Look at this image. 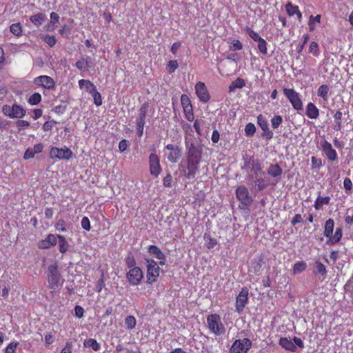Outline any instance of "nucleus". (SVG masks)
<instances>
[{
	"mask_svg": "<svg viewBox=\"0 0 353 353\" xmlns=\"http://www.w3.org/2000/svg\"><path fill=\"white\" fill-rule=\"evenodd\" d=\"M172 176L170 173L166 174V176L163 179V185L166 188H170L172 186Z\"/></svg>",
	"mask_w": 353,
	"mask_h": 353,
	"instance_id": "0e129e2a",
	"label": "nucleus"
},
{
	"mask_svg": "<svg viewBox=\"0 0 353 353\" xmlns=\"http://www.w3.org/2000/svg\"><path fill=\"white\" fill-rule=\"evenodd\" d=\"M249 163L250 165V169L254 172V174H263L262 163L259 159H255L254 157L250 159Z\"/></svg>",
	"mask_w": 353,
	"mask_h": 353,
	"instance_id": "4be33fe9",
	"label": "nucleus"
},
{
	"mask_svg": "<svg viewBox=\"0 0 353 353\" xmlns=\"http://www.w3.org/2000/svg\"><path fill=\"white\" fill-rule=\"evenodd\" d=\"M267 172L270 176L276 178L281 176L283 170L279 164H271L268 167Z\"/></svg>",
	"mask_w": 353,
	"mask_h": 353,
	"instance_id": "393cba45",
	"label": "nucleus"
},
{
	"mask_svg": "<svg viewBox=\"0 0 353 353\" xmlns=\"http://www.w3.org/2000/svg\"><path fill=\"white\" fill-rule=\"evenodd\" d=\"M59 252L62 254L65 253L68 249V243L64 236L58 234Z\"/></svg>",
	"mask_w": 353,
	"mask_h": 353,
	"instance_id": "72a5a7b5",
	"label": "nucleus"
},
{
	"mask_svg": "<svg viewBox=\"0 0 353 353\" xmlns=\"http://www.w3.org/2000/svg\"><path fill=\"white\" fill-rule=\"evenodd\" d=\"M181 103L183 109L185 108H189L190 106V107L192 106L189 97H188V95H186L185 94H183L181 96Z\"/></svg>",
	"mask_w": 353,
	"mask_h": 353,
	"instance_id": "bf43d9fd",
	"label": "nucleus"
},
{
	"mask_svg": "<svg viewBox=\"0 0 353 353\" xmlns=\"http://www.w3.org/2000/svg\"><path fill=\"white\" fill-rule=\"evenodd\" d=\"M46 19V15L42 12L35 14L30 17V21L37 27H39Z\"/></svg>",
	"mask_w": 353,
	"mask_h": 353,
	"instance_id": "b1692460",
	"label": "nucleus"
},
{
	"mask_svg": "<svg viewBox=\"0 0 353 353\" xmlns=\"http://www.w3.org/2000/svg\"><path fill=\"white\" fill-rule=\"evenodd\" d=\"M334 129L337 131L341 130L342 129V118H343V113L341 110H337L334 116Z\"/></svg>",
	"mask_w": 353,
	"mask_h": 353,
	"instance_id": "473e14b6",
	"label": "nucleus"
},
{
	"mask_svg": "<svg viewBox=\"0 0 353 353\" xmlns=\"http://www.w3.org/2000/svg\"><path fill=\"white\" fill-rule=\"evenodd\" d=\"M208 327L210 332L215 336L224 334L225 327L221 321V319L218 314H211L206 319Z\"/></svg>",
	"mask_w": 353,
	"mask_h": 353,
	"instance_id": "f03ea898",
	"label": "nucleus"
},
{
	"mask_svg": "<svg viewBox=\"0 0 353 353\" xmlns=\"http://www.w3.org/2000/svg\"><path fill=\"white\" fill-rule=\"evenodd\" d=\"M46 277L50 289L55 290L59 287L61 276L57 262L48 266Z\"/></svg>",
	"mask_w": 353,
	"mask_h": 353,
	"instance_id": "7ed1b4c3",
	"label": "nucleus"
},
{
	"mask_svg": "<svg viewBox=\"0 0 353 353\" xmlns=\"http://www.w3.org/2000/svg\"><path fill=\"white\" fill-rule=\"evenodd\" d=\"M308 52L312 54L314 57H319L320 54L319 46L317 42L312 41L309 46Z\"/></svg>",
	"mask_w": 353,
	"mask_h": 353,
	"instance_id": "37998d69",
	"label": "nucleus"
},
{
	"mask_svg": "<svg viewBox=\"0 0 353 353\" xmlns=\"http://www.w3.org/2000/svg\"><path fill=\"white\" fill-rule=\"evenodd\" d=\"M245 85V82L244 79L241 77L236 78L234 81H233L230 85L228 89L229 92H233L236 88H243Z\"/></svg>",
	"mask_w": 353,
	"mask_h": 353,
	"instance_id": "c756f323",
	"label": "nucleus"
},
{
	"mask_svg": "<svg viewBox=\"0 0 353 353\" xmlns=\"http://www.w3.org/2000/svg\"><path fill=\"white\" fill-rule=\"evenodd\" d=\"M334 227V220L332 219H329L325 222L324 224V236L327 238L332 237V234L333 233Z\"/></svg>",
	"mask_w": 353,
	"mask_h": 353,
	"instance_id": "cd10ccee",
	"label": "nucleus"
},
{
	"mask_svg": "<svg viewBox=\"0 0 353 353\" xmlns=\"http://www.w3.org/2000/svg\"><path fill=\"white\" fill-rule=\"evenodd\" d=\"M81 227L86 231H90L91 229L90 221L87 216L83 217L81 221Z\"/></svg>",
	"mask_w": 353,
	"mask_h": 353,
	"instance_id": "e2e57ef3",
	"label": "nucleus"
},
{
	"mask_svg": "<svg viewBox=\"0 0 353 353\" xmlns=\"http://www.w3.org/2000/svg\"><path fill=\"white\" fill-rule=\"evenodd\" d=\"M330 201V197L329 196L324 197L319 196L314 201V207L316 210H319L323 207V205H327Z\"/></svg>",
	"mask_w": 353,
	"mask_h": 353,
	"instance_id": "7c9ffc66",
	"label": "nucleus"
},
{
	"mask_svg": "<svg viewBox=\"0 0 353 353\" xmlns=\"http://www.w3.org/2000/svg\"><path fill=\"white\" fill-rule=\"evenodd\" d=\"M329 91V86L326 84H323L319 87L317 90V95L322 98L325 101H327L328 100Z\"/></svg>",
	"mask_w": 353,
	"mask_h": 353,
	"instance_id": "c85d7f7f",
	"label": "nucleus"
},
{
	"mask_svg": "<svg viewBox=\"0 0 353 353\" xmlns=\"http://www.w3.org/2000/svg\"><path fill=\"white\" fill-rule=\"evenodd\" d=\"M204 239L205 240L206 247L209 250L212 249L217 244L216 239L212 237L210 235L205 234Z\"/></svg>",
	"mask_w": 353,
	"mask_h": 353,
	"instance_id": "c03bdc74",
	"label": "nucleus"
},
{
	"mask_svg": "<svg viewBox=\"0 0 353 353\" xmlns=\"http://www.w3.org/2000/svg\"><path fill=\"white\" fill-rule=\"evenodd\" d=\"M19 343L17 341L10 343L6 348L5 353H14Z\"/></svg>",
	"mask_w": 353,
	"mask_h": 353,
	"instance_id": "052dcab7",
	"label": "nucleus"
},
{
	"mask_svg": "<svg viewBox=\"0 0 353 353\" xmlns=\"http://www.w3.org/2000/svg\"><path fill=\"white\" fill-rule=\"evenodd\" d=\"M245 30L247 32V34L250 36V37L252 38L254 41L257 42L262 38L256 32H255L248 26H246L245 28Z\"/></svg>",
	"mask_w": 353,
	"mask_h": 353,
	"instance_id": "49530a36",
	"label": "nucleus"
},
{
	"mask_svg": "<svg viewBox=\"0 0 353 353\" xmlns=\"http://www.w3.org/2000/svg\"><path fill=\"white\" fill-rule=\"evenodd\" d=\"M231 44L232 46L231 47V49H232L233 50H240L243 49V44L238 39L233 40Z\"/></svg>",
	"mask_w": 353,
	"mask_h": 353,
	"instance_id": "338daca9",
	"label": "nucleus"
},
{
	"mask_svg": "<svg viewBox=\"0 0 353 353\" xmlns=\"http://www.w3.org/2000/svg\"><path fill=\"white\" fill-rule=\"evenodd\" d=\"M149 108V103L148 102L143 103L139 110V114L136 119V125H144L145 123L146 115Z\"/></svg>",
	"mask_w": 353,
	"mask_h": 353,
	"instance_id": "412c9836",
	"label": "nucleus"
},
{
	"mask_svg": "<svg viewBox=\"0 0 353 353\" xmlns=\"http://www.w3.org/2000/svg\"><path fill=\"white\" fill-rule=\"evenodd\" d=\"M148 263L147 265V283L152 284L157 281V278L160 274V268L158 263L153 259H148Z\"/></svg>",
	"mask_w": 353,
	"mask_h": 353,
	"instance_id": "1a4fd4ad",
	"label": "nucleus"
},
{
	"mask_svg": "<svg viewBox=\"0 0 353 353\" xmlns=\"http://www.w3.org/2000/svg\"><path fill=\"white\" fill-rule=\"evenodd\" d=\"M73 152L68 147L59 148L56 146H52L49 152V156L51 159H58L69 160L72 157Z\"/></svg>",
	"mask_w": 353,
	"mask_h": 353,
	"instance_id": "6e6552de",
	"label": "nucleus"
},
{
	"mask_svg": "<svg viewBox=\"0 0 353 353\" xmlns=\"http://www.w3.org/2000/svg\"><path fill=\"white\" fill-rule=\"evenodd\" d=\"M165 149L166 150L165 155L169 162L172 163H177L181 157V148L174 144H168Z\"/></svg>",
	"mask_w": 353,
	"mask_h": 353,
	"instance_id": "9d476101",
	"label": "nucleus"
},
{
	"mask_svg": "<svg viewBox=\"0 0 353 353\" xmlns=\"http://www.w3.org/2000/svg\"><path fill=\"white\" fill-rule=\"evenodd\" d=\"M75 67L81 71H85L89 68V62L87 58H82L75 63Z\"/></svg>",
	"mask_w": 353,
	"mask_h": 353,
	"instance_id": "4c0bfd02",
	"label": "nucleus"
},
{
	"mask_svg": "<svg viewBox=\"0 0 353 353\" xmlns=\"http://www.w3.org/2000/svg\"><path fill=\"white\" fill-rule=\"evenodd\" d=\"M248 302V290L246 288H243L239 294L236 298V311L240 314L241 313L245 305Z\"/></svg>",
	"mask_w": 353,
	"mask_h": 353,
	"instance_id": "4468645a",
	"label": "nucleus"
},
{
	"mask_svg": "<svg viewBox=\"0 0 353 353\" xmlns=\"http://www.w3.org/2000/svg\"><path fill=\"white\" fill-rule=\"evenodd\" d=\"M343 187H344L345 192L346 194H350L352 192V181L350 178L346 177L344 179Z\"/></svg>",
	"mask_w": 353,
	"mask_h": 353,
	"instance_id": "5fc2aeb1",
	"label": "nucleus"
},
{
	"mask_svg": "<svg viewBox=\"0 0 353 353\" xmlns=\"http://www.w3.org/2000/svg\"><path fill=\"white\" fill-rule=\"evenodd\" d=\"M307 264L304 261H297L293 266V274H296L303 272L305 270Z\"/></svg>",
	"mask_w": 353,
	"mask_h": 353,
	"instance_id": "c9c22d12",
	"label": "nucleus"
},
{
	"mask_svg": "<svg viewBox=\"0 0 353 353\" xmlns=\"http://www.w3.org/2000/svg\"><path fill=\"white\" fill-rule=\"evenodd\" d=\"M179 64L176 60H170L166 65V70L169 74H172L178 68Z\"/></svg>",
	"mask_w": 353,
	"mask_h": 353,
	"instance_id": "a18cd8bd",
	"label": "nucleus"
},
{
	"mask_svg": "<svg viewBox=\"0 0 353 353\" xmlns=\"http://www.w3.org/2000/svg\"><path fill=\"white\" fill-rule=\"evenodd\" d=\"M148 252L156 259L160 260L159 265H164L165 264V256L163 252L157 245H150L148 247Z\"/></svg>",
	"mask_w": 353,
	"mask_h": 353,
	"instance_id": "a211bd4d",
	"label": "nucleus"
},
{
	"mask_svg": "<svg viewBox=\"0 0 353 353\" xmlns=\"http://www.w3.org/2000/svg\"><path fill=\"white\" fill-rule=\"evenodd\" d=\"M10 31L17 37L22 36L23 26L21 23H14L10 26Z\"/></svg>",
	"mask_w": 353,
	"mask_h": 353,
	"instance_id": "2f4dec72",
	"label": "nucleus"
},
{
	"mask_svg": "<svg viewBox=\"0 0 353 353\" xmlns=\"http://www.w3.org/2000/svg\"><path fill=\"white\" fill-rule=\"evenodd\" d=\"M126 278L131 285L136 286L141 283L143 278V272L139 267L131 268L126 273Z\"/></svg>",
	"mask_w": 353,
	"mask_h": 353,
	"instance_id": "f8f14e48",
	"label": "nucleus"
},
{
	"mask_svg": "<svg viewBox=\"0 0 353 353\" xmlns=\"http://www.w3.org/2000/svg\"><path fill=\"white\" fill-rule=\"evenodd\" d=\"M43 39L50 47L54 46L57 43V39L53 35L51 36V35L46 34V36L43 37Z\"/></svg>",
	"mask_w": 353,
	"mask_h": 353,
	"instance_id": "4d7b16f0",
	"label": "nucleus"
},
{
	"mask_svg": "<svg viewBox=\"0 0 353 353\" xmlns=\"http://www.w3.org/2000/svg\"><path fill=\"white\" fill-rule=\"evenodd\" d=\"M83 346L86 348H91L95 352H98L101 350V345L94 339L90 338L85 339L83 342Z\"/></svg>",
	"mask_w": 353,
	"mask_h": 353,
	"instance_id": "a878e982",
	"label": "nucleus"
},
{
	"mask_svg": "<svg viewBox=\"0 0 353 353\" xmlns=\"http://www.w3.org/2000/svg\"><path fill=\"white\" fill-rule=\"evenodd\" d=\"M2 112L10 119H21L26 115V110L21 105L14 103L12 105H3Z\"/></svg>",
	"mask_w": 353,
	"mask_h": 353,
	"instance_id": "20e7f679",
	"label": "nucleus"
},
{
	"mask_svg": "<svg viewBox=\"0 0 353 353\" xmlns=\"http://www.w3.org/2000/svg\"><path fill=\"white\" fill-rule=\"evenodd\" d=\"M124 261H125L126 267L128 268H129V270H130L131 268L132 269L134 268L137 267V266H136V261H135L134 256L131 253H130L128 256H126Z\"/></svg>",
	"mask_w": 353,
	"mask_h": 353,
	"instance_id": "a19ab883",
	"label": "nucleus"
},
{
	"mask_svg": "<svg viewBox=\"0 0 353 353\" xmlns=\"http://www.w3.org/2000/svg\"><path fill=\"white\" fill-rule=\"evenodd\" d=\"M305 114L308 118L316 119L319 116V110L313 103L310 102L306 106Z\"/></svg>",
	"mask_w": 353,
	"mask_h": 353,
	"instance_id": "5701e85b",
	"label": "nucleus"
},
{
	"mask_svg": "<svg viewBox=\"0 0 353 353\" xmlns=\"http://www.w3.org/2000/svg\"><path fill=\"white\" fill-rule=\"evenodd\" d=\"M183 113L185 119L189 121H193L194 119V115L193 113L192 106L189 108H183Z\"/></svg>",
	"mask_w": 353,
	"mask_h": 353,
	"instance_id": "3c124183",
	"label": "nucleus"
},
{
	"mask_svg": "<svg viewBox=\"0 0 353 353\" xmlns=\"http://www.w3.org/2000/svg\"><path fill=\"white\" fill-rule=\"evenodd\" d=\"M124 325L125 327L130 330L135 328L137 325V320L135 317L132 315L127 316L124 319Z\"/></svg>",
	"mask_w": 353,
	"mask_h": 353,
	"instance_id": "f704fd0d",
	"label": "nucleus"
},
{
	"mask_svg": "<svg viewBox=\"0 0 353 353\" xmlns=\"http://www.w3.org/2000/svg\"><path fill=\"white\" fill-rule=\"evenodd\" d=\"M65 221L63 219H59L55 225V228L61 232H65L67 230L65 227Z\"/></svg>",
	"mask_w": 353,
	"mask_h": 353,
	"instance_id": "680f3d73",
	"label": "nucleus"
},
{
	"mask_svg": "<svg viewBox=\"0 0 353 353\" xmlns=\"http://www.w3.org/2000/svg\"><path fill=\"white\" fill-rule=\"evenodd\" d=\"M256 132V127L252 123H248L245 127V134L248 137H251Z\"/></svg>",
	"mask_w": 353,
	"mask_h": 353,
	"instance_id": "864d4df0",
	"label": "nucleus"
},
{
	"mask_svg": "<svg viewBox=\"0 0 353 353\" xmlns=\"http://www.w3.org/2000/svg\"><path fill=\"white\" fill-rule=\"evenodd\" d=\"M41 95L39 92H34L28 98V102L32 105H36L41 101Z\"/></svg>",
	"mask_w": 353,
	"mask_h": 353,
	"instance_id": "ea45409f",
	"label": "nucleus"
},
{
	"mask_svg": "<svg viewBox=\"0 0 353 353\" xmlns=\"http://www.w3.org/2000/svg\"><path fill=\"white\" fill-rule=\"evenodd\" d=\"M34 83L47 90H53L55 88L56 83L50 76L41 75L34 79Z\"/></svg>",
	"mask_w": 353,
	"mask_h": 353,
	"instance_id": "2eb2a0df",
	"label": "nucleus"
},
{
	"mask_svg": "<svg viewBox=\"0 0 353 353\" xmlns=\"http://www.w3.org/2000/svg\"><path fill=\"white\" fill-rule=\"evenodd\" d=\"M283 94L288 99L293 108L297 111L303 110L301 94L293 88H283Z\"/></svg>",
	"mask_w": 353,
	"mask_h": 353,
	"instance_id": "39448f33",
	"label": "nucleus"
},
{
	"mask_svg": "<svg viewBox=\"0 0 353 353\" xmlns=\"http://www.w3.org/2000/svg\"><path fill=\"white\" fill-rule=\"evenodd\" d=\"M321 147L324 152L326 158L330 161H334L337 160L338 155L337 152L332 148V144L326 140H323L321 142Z\"/></svg>",
	"mask_w": 353,
	"mask_h": 353,
	"instance_id": "dca6fc26",
	"label": "nucleus"
},
{
	"mask_svg": "<svg viewBox=\"0 0 353 353\" xmlns=\"http://www.w3.org/2000/svg\"><path fill=\"white\" fill-rule=\"evenodd\" d=\"M313 272L315 275L320 274L323 279H325L327 271L323 263L320 261H316Z\"/></svg>",
	"mask_w": 353,
	"mask_h": 353,
	"instance_id": "bb28decb",
	"label": "nucleus"
},
{
	"mask_svg": "<svg viewBox=\"0 0 353 353\" xmlns=\"http://www.w3.org/2000/svg\"><path fill=\"white\" fill-rule=\"evenodd\" d=\"M262 266L263 260L261 259H253L248 268L249 275L254 276L260 274Z\"/></svg>",
	"mask_w": 353,
	"mask_h": 353,
	"instance_id": "6ab92c4d",
	"label": "nucleus"
},
{
	"mask_svg": "<svg viewBox=\"0 0 353 353\" xmlns=\"http://www.w3.org/2000/svg\"><path fill=\"white\" fill-rule=\"evenodd\" d=\"M185 160L179 165V168L185 179H194L199 172V165L203 161V146L201 144L186 143Z\"/></svg>",
	"mask_w": 353,
	"mask_h": 353,
	"instance_id": "f257e3e1",
	"label": "nucleus"
},
{
	"mask_svg": "<svg viewBox=\"0 0 353 353\" xmlns=\"http://www.w3.org/2000/svg\"><path fill=\"white\" fill-rule=\"evenodd\" d=\"M321 19V14H317L315 17H314L313 15H310V17L309 18V21H308L309 30L310 32H312L314 30L315 23H320Z\"/></svg>",
	"mask_w": 353,
	"mask_h": 353,
	"instance_id": "58836bf2",
	"label": "nucleus"
},
{
	"mask_svg": "<svg viewBox=\"0 0 353 353\" xmlns=\"http://www.w3.org/2000/svg\"><path fill=\"white\" fill-rule=\"evenodd\" d=\"M342 238V229L337 228L334 234H332V237H329V240L332 244H336L339 243Z\"/></svg>",
	"mask_w": 353,
	"mask_h": 353,
	"instance_id": "e433bc0d",
	"label": "nucleus"
},
{
	"mask_svg": "<svg viewBox=\"0 0 353 353\" xmlns=\"http://www.w3.org/2000/svg\"><path fill=\"white\" fill-rule=\"evenodd\" d=\"M256 183L259 191H261L265 189L269 185V183L267 181V180L262 177L257 178Z\"/></svg>",
	"mask_w": 353,
	"mask_h": 353,
	"instance_id": "de8ad7c7",
	"label": "nucleus"
},
{
	"mask_svg": "<svg viewBox=\"0 0 353 353\" xmlns=\"http://www.w3.org/2000/svg\"><path fill=\"white\" fill-rule=\"evenodd\" d=\"M257 42H258V49L260 51V52L265 55L267 54H268V48H267L268 43L266 42V41L264 39L261 38Z\"/></svg>",
	"mask_w": 353,
	"mask_h": 353,
	"instance_id": "09e8293b",
	"label": "nucleus"
},
{
	"mask_svg": "<svg viewBox=\"0 0 353 353\" xmlns=\"http://www.w3.org/2000/svg\"><path fill=\"white\" fill-rule=\"evenodd\" d=\"M91 95L93 97L94 103L97 106H100L102 105V97L101 94L96 89Z\"/></svg>",
	"mask_w": 353,
	"mask_h": 353,
	"instance_id": "6e6d98bb",
	"label": "nucleus"
},
{
	"mask_svg": "<svg viewBox=\"0 0 353 353\" xmlns=\"http://www.w3.org/2000/svg\"><path fill=\"white\" fill-rule=\"evenodd\" d=\"M57 236L52 234H48L45 239L40 241L38 247L40 249H48L51 246L55 245L57 243Z\"/></svg>",
	"mask_w": 353,
	"mask_h": 353,
	"instance_id": "aec40b11",
	"label": "nucleus"
},
{
	"mask_svg": "<svg viewBox=\"0 0 353 353\" xmlns=\"http://www.w3.org/2000/svg\"><path fill=\"white\" fill-rule=\"evenodd\" d=\"M236 196L244 207L250 205L252 202L248 189L245 185H239L236 189Z\"/></svg>",
	"mask_w": 353,
	"mask_h": 353,
	"instance_id": "9b49d317",
	"label": "nucleus"
},
{
	"mask_svg": "<svg viewBox=\"0 0 353 353\" xmlns=\"http://www.w3.org/2000/svg\"><path fill=\"white\" fill-rule=\"evenodd\" d=\"M257 124L259 125L262 130L269 128L267 120L263 114H259L257 116Z\"/></svg>",
	"mask_w": 353,
	"mask_h": 353,
	"instance_id": "8fccbe9b",
	"label": "nucleus"
},
{
	"mask_svg": "<svg viewBox=\"0 0 353 353\" xmlns=\"http://www.w3.org/2000/svg\"><path fill=\"white\" fill-rule=\"evenodd\" d=\"M293 341L288 339L287 337H281L279 341V344L285 350L294 352L296 351V346L300 348L304 347L303 341L296 336H294Z\"/></svg>",
	"mask_w": 353,
	"mask_h": 353,
	"instance_id": "0eeeda50",
	"label": "nucleus"
},
{
	"mask_svg": "<svg viewBox=\"0 0 353 353\" xmlns=\"http://www.w3.org/2000/svg\"><path fill=\"white\" fill-rule=\"evenodd\" d=\"M283 122V118L280 115H275L271 119V125L274 129L278 128Z\"/></svg>",
	"mask_w": 353,
	"mask_h": 353,
	"instance_id": "603ef678",
	"label": "nucleus"
},
{
	"mask_svg": "<svg viewBox=\"0 0 353 353\" xmlns=\"http://www.w3.org/2000/svg\"><path fill=\"white\" fill-rule=\"evenodd\" d=\"M285 10L288 14L290 17L294 16L297 13L299 8L298 6L293 5L291 2H288L285 6Z\"/></svg>",
	"mask_w": 353,
	"mask_h": 353,
	"instance_id": "79ce46f5",
	"label": "nucleus"
},
{
	"mask_svg": "<svg viewBox=\"0 0 353 353\" xmlns=\"http://www.w3.org/2000/svg\"><path fill=\"white\" fill-rule=\"evenodd\" d=\"M72 343L71 341H67L65 345L62 348L60 353H72Z\"/></svg>",
	"mask_w": 353,
	"mask_h": 353,
	"instance_id": "774afa93",
	"label": "nucleus"
},
{
	"mask_svg": "<svg viewBox=\"0 0 353 353\" xmlns=\"http://www.w3.org/2000/svg\"><path fill=\"white\" fill-rule=\"evenodd\" d=\"M252 345V341L248 338L236 339L232 344L230 353H247Z\"/></svg>",
	"mask_w": 353,
	"mask_h": 353,
	"instance_id": "423d86ee",
	"label": "nucleus"
},
{
	"mask_svg": "<svg viewBox=\"0 0 353 353\" xmlns=\"http://www.w3.org/2000/svg\"><path fill=\"white\" fill-rule=\"evenodd\" d=\"M195 92L199 100L206 103L210 99V93L203 82L199 81L195 85Z\"/></svg>",
	"mask_w": 353,
	"mask_h": 353,
	"instance_id": "f3484780",
	"label": "nucleus"
},
{
	"mask_svg": "<svg viewBox=\"0 0 353 353\" xmlns=\"http://www.w3.org/2000/svg\"><path fill=\"white\" fill-rule=\"evenodd\" d=\"M302 39H303V41L301 43H299V50L298 51L300 52H301L305 44L307 43L309 39H310V35L308 34H304L303 36H302Z\"/></svg>",
	"mask_w": 353,
	"mask_h": 353,
	"instance_id": "69168bd1",
	"label": "nucleus"
},
{
	"mask_svg": "<svg viewBox=\"0 0 353 353\" xmlns=\"http://www.w3.org/2000/svg\"><path fill=\"white\" fill-rule=\"evenodd\" d=\"M312 169H319L322 167V160L314 156L311 157Z\"/></svg>",
	"mask_w": 353,
	"mask_h": 353,
	"instance_id": "13d9d810",
	"label": "nucleus"
},
{
	"mask_svg": "<svg viewBox=\"0 0 353 353\" xmlns=\"http://www.w3.org/2000/svg\"><path fill=\"white\" fill-rule=\"evenodd\" d=\"M148 162L150 174L157 177L162 172L159 157L155 153H151L149 155Z\"/></svg>",
	"mask_w": 353,
	"mask_h": 353,
	"instance_id": "ddd939ff",
	"label": "nucleus"
}]
</instances>
